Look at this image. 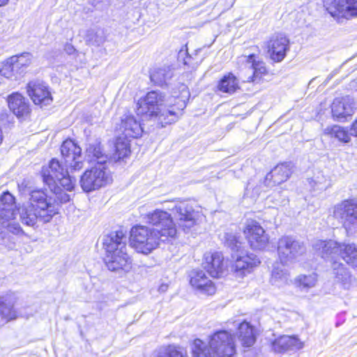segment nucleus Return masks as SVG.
Masks as SVG:
<instances>
[{"label":"nucleus","instance_id":"54","mask_svg":"<svg viewBox=\"0 0 357 357\" xmlns=\"http://www.w3.org/2000/svg\"><path fill=\"white\" fill-rule=\"evenodd\" d=\"M3 232V231H2V229L0 228V234H2Z\"/></svg>","mask_w":357,"mask_h":357},{"label":"nucleus","instance_id":"17","mask_svg":"<svg viewBox=\"0 0 357 357\" xmlns=\"http://www.w3.org/2000/svg\"><path fill=\"white\" fill-rule=\"evenodd\" d=\"M69 167H65L57 159H52L48 165L43 166L40 174L43 182L47 186H52L56 183V179L62 175H68Z\"/></svg>","mask_w":357,"mask_h":357},{"label":"nucleus","instance_id":"32","mask_svg":"<svg viewBox=\"0 0 357 357\" xmlns=\"http://www.w3.org/2000/svg\"><path fill=\"white\" fill-rule=\"evenodd\" d=\"M86 157L89 162H96V165H105L108 160L107 155L102 153L100 145L98 142L89 144L86 149Z\"/></svg>","mask_w":357,"mask_h":357},{"label":"nucleus","instance_id":"23","mask_svg":"<svg viewBox=\"0 0 357 357\" xmlns=\"http://www.w3.org/2000/svg\"><path fill=\"white\" fill-rule=\"evenodd\" d=\"M340 243L333 240H317L312 248L315 253L325 260L332 261L338 256Z\"/></svg>","mask_w":357,"mask_h":357},{"label":"nucleus","instance_id":"15","mask_svg":"<svg viewBox=\"0 0 357 357\" xmlns=\"http://www.w3.org/2000/svg\"><path fill=\"white\" fill-rule=\"evenodd\" d=\"M27 93L35 105L41 107L51 104L52 97L48 86L41 80H33L27 84Z\"/></svg>","mask_w":357,"mask_h":357},{"label":"nucleus","instance_id":"42","mask_svg":"<svg viewBox=\"0 0 357 357\" xmlns=\"http://www.w3.org/2000/svg\"><path fill=\"white\" fill-rule=\"evenodd\" d=\"M317 276L315 274L299 275L296 279L298 286L303 289H309L315 285Z\"/></svg>","mask_w":357,"mask_h":357},{"label":"nucleus","instance_id":"13","mask_svg":"<svg viewBox=\"0 0 357 357\" xmlns=\"http://www.w3.org/2000/svg\"><path fill=\"white\" fill-rule=\"evenodd\" d=\"M61 153L66 166L69 167L71 172L83 168L82 149L73 140L68 139L63 142Z\"/></svg>","mask_w":357,"mask_h":357},{"label":"nucleus","instance_id":"37","mask_svg":"<svg viewBox=\"0 0 357 357\" xmlns=\"http://www.w3.org/2000/svg\"><path fill=\"white\" fill-rule=\"evenodd\" d=\"M324 134L337 139L344 143L350 141L351 131L349 132L345 128L339 126H333L324 129Z\"/></svg>","mask_w":357,"mask_h":357},{"label":"nucleus","instance_id":"21","mask_svg":"<svg viewBox=\"0 0 357 357\" xmlns=\"http://www.w3.org/2000/svg\"><path fill=\"white\" fill-rule=\"evenodd\" d=\"M289 41L286 36L277 35L273 36L268 44V54L275 62L282 61L289 50Z\"/></svg>","mask_w":357,"mask_h":357},{"label":"nucleus","instance_id":"3","mask_svg":"<svg viewBox=\"0 0 357 357\" xmlns=\"http://www.w3.org/2000/svg\"><path fill=\"white\" fill-rule=\"evenodd\" d=\"M125 234L123 230H118L104 237L103 248L106 253L104 260L111 271L127 273L132 268V259L127 253Z\"/></svg>","mask_w":357,"mask_h":357},{"label":"nucleus","instance_id":"45","mask_svg":"<svg viewBox=\"0 0 357 357\" xmlns=\"http://www.w3.org/2000/svg\"><path fill=\"white\" fill-rule=\"evenodd\" d=\"M310 183L312 187H313L315 190H326L328 186L326 178L320 172L318 174L317 176H315L314 178H312V181L310 182Z\"/></svg>","mask_w":357,"mask_h":357},{"label":"nucleus","instance_id":"46","mask_svg":"<svg viewBox=\"0 0 357 357\" xmlns=\"http://www.w3.org/2000/svg\"><path fill=\"white\" fill-rule=\"evenodd\" d=\"M0 244L10 250L13 249L15 247L13 237L3 231L2 234H0Z\"/></svg>","mask_w":357,"mask_h":357},{"label":"nucleus","instance_id":"43","mask_svg":"<svg viewBox=\"0 0 357 357\" xmlns=\"http://www.w3.org/2000/svg\"><path fill=\"white\" fill-rule=\"evenodd\" d=\"M70 173L71 171L68 170V175H62L56 179V184L62 186L65 190L71 191L74 189L75 183L76 182L75 178L71 176Z\"/></svg>","mask_w":357,"mask_h":357},{"label":"nucleus","instance_id":"47","mask_svg":"<svg viewBox=\"0 0 357 357\" xmlns=\"http://www.w3.org/2000/svg\"><path fill=\"white\" fill-rule=\"evenodd\" d=\"M1 225L3 227H6L8 231L14 234H18L22 231L21 227L18 223L6 221L3 225Z\"/></svg>","mask_w":357,"mask_h":357},{"label":"nucleus","instance_id":"51","mask_svg":"<svg viewBox=\"0 0 357 357\" xmlns=\"http://www.w3.org/2000/svg\"><path fill=\"white\" fill-rule=\"evenodd\" d=\"M2 140H3V135H2V131L0 129V144H1L2 142Z\"/></svg>","mask_w":357,"mask_h":357},{"label":"nucleus","instance_id":"4","mask_svg":"<svg viewBox=\"0 0 357 357\" xmlns=\"http://www.w3.org/2000/svg\"><path fill=\"white\" fill-rule=\"evenodd\" d=\"M130 245L139 253L148 255L156 249L162 241V238L151 228L137 225L130 231Z\"/></svg>","mask_w":357,"mask_h":357},{"label":"nucleus","instance_id":"36","mask_svg":"<svg viewBox=\"0 0 357 357\" xmlns=\"http://www.w3.org/2000/svg\"><path fill=\"white\" fill-rule=\"evenodd\" d=\"M129 138L126 137L124 135L118 136L116 139V142L114 144L115 147V154L117 159H123L127 157L130 153V144H129Z\"/></svg>","mask_w":357,"mask_h":357},{"label":"nucleus","instance_id":"22","mask_svg":"<svg viewBox=\"0 0 357 357\" xmlns=\"http://www.w3.org/2000/svg\"><path fill=\"white\" fill-rule=\"evenodd\" d=\"M292 165L291 162H284L275 166L267 174L264 185L272 187L276 184H280L287 181L292 173Z\"/></svg>","mask_w":357,"mask_h":357},{"label":"nucleus","instance_id":"52","mask_svg":"<svg viewBox=\"0 0 357 357\" xmlns=\"http://www.w3.org/2000/svg\"><path fill=\"white\" fill-rule=\"evenodd\" d=\"M186 89V86H183V89H182V92L183 93L184 92V90Z\"/></svg>","mask_w":357,"mask_h":357},{"label":"nucleus","instance_id":"26","mask_svg":"<svg viewBox=\"0 0 357 357\" xmlns=\"http://www.w3.org/2000/svg\"><path fill=\"white\" fill-rule=\"evenodd\" d=\"M15 204L14 197L8 192L0 197V223L12 220L15 216Z\"/></svg>","mask_w":357,"mask_h":357},{"label":"nucleus","instance_id":"24","mask_svg":"<svg viewBox=\"0 0 357 357\" xmlns=\"http://www.w3.org/2000/svg\"><path fill=\"white\" fill-rule=\"evenodd\" d=\"M190 283L195 289L202 293L212 295L215 292V287L205 273L201 270H192L190 274Z\"/></svg>","mask_w":357,"mask_h":357},{"label":"nucleus","instance_id":"27","mask_svg":"<svg viewBox=\"0 0 357 357\" xmlns=\"http://www.w3.org/2000/svg\"><path fill=\"white\" fill-rule=\"evenodd\" d=\"M303 347V342L296 336L282 335L272 342V348L277 353L301 349Z\"/></svg>","mask_w":357,"mask_h":357},{"label":"nucleus","instance_id":"34","mask_svg":"<svg viewBox=\"0 0 357 357\" xmlns=\"http://www.w3.org/2000/svg\"><path fill=\"white\" fill-rule=\"evenodd\" d=\"M173 77V71L169 66H165L154 70L151 75V80L158 86H163Z\"/></svg>","mask_w":357,"mask_h":357},{"label":"nucleus","instance_id":"7","mask_svg":"<svg viewBox=\"0 0 357 357\" xmlns=\"http://www.w3.org/2000/svg\"><path fill=\"white\" fill-rule=\"evenodd\" d=\"M167 208L174 213L178 227L185 232L199 224L203 218V215L186 201H176L172 208Z\"/></svg>","mask_w":357,"mask_h":357},{"label":"nucleus","instance_id":"40","mask_svg":"<svg viewBox=\"0 0 357 357\" xmlns=\"http://www.w3.org/2000/svg\"><path fill=\"white\" fill-rule=\"evenodd\" d=\"M192 353L193 357H213L206 344L199 339L194 340L192 344Z\"/></svg>","mask_w":357,"mask_h":357},{"label":"nucleus","instance_id":"35","mask_svg":"<svg viewBox=\"0 0 357 357\" xmlns=\"http://www.w3.org/2000/svg\"><path fill=\"white\" fill-rule=\"evenodd\" d=\"M85 40L89 44L99 47L105 42L106 36L103 29L96 27L87 30Z\"/></svg>","mask_w":357,"mask_h":357},{"label":"nucleus","instance_id":"1","mask_svg":"<svg viewBox=\"0 0 357 357\" xmlns=\"http://www.w3.org/2000/svg\"><path fill=\"white\" fill-rule=\"evenodd\" d=\"M48 188L54 197L47 195L43 190H34L30 192L29 202L19 209L23 224L33 227L38 222L47 223L58 213L56 205L70 200V195L56 183Z\"/></svg>","mask_w":357,"mask_h":357},{"label":"nucleus","instance_id":"28","mask_svg":"<svg viewBox=\"0 0 357 357\" xmlns=\"http://www.w3.org/2000/svg\"><path fill=\"white\" fill-rule=\"evenodd\" d=\"M240 59L253 70V75L250 77L251 82L258 83L261 81L262 77L267 74L268 71L265 63L262 61L257 60L254 54L242 56Z\"/></svg>","mask_w":357,"mask_h":357},{"label":"nucleus","instance_id":"25","mask_svg":"<svg viewBox=\"0 0 357 357\" xmlns=\"http://www.w3.org/2000/svg\"><path fill=\"white\" fill-rule=\"evenodd\" d=\"M118 129L122 135L130 138L139 137L144 131L139 121L131 114L123 115Z\"/></svg>","mask_w":357,"mask_h":357},{"label":"nucleus","instance_id":"48","mask_svg":"<svg viewBox=\"0 0 357 357\" xmlns=\"http://www.w3.org/2000/svg\"><path fill=\"white\" fill-rule=\"evenodd\" d=\"M351 134L352 136L357 137V119L351 126Z\"/></svg>","mask_w":357,"mask_h":357},{"label":"nucleus","instance_id":"2","mask_svg":"<svg viewBox=\"0 0 357 357\" xmlns=\"http://www.w3.org/2000/svg\"><path fill=\"white\" fill-rule=\"evenodd\" d=\"M173 103L171 99L165 105V96L157 91L149 92L143 100L137 102V114L138 116L155 118L161 127L176 122L181 111L186 107L184 100L174 98Z\"/></svg>","mask_w":357,"mask_h":357},{"label":"nucleus","instance_id":"12","mask_svg":"<svg viewBox=\"0 0 357 357\" xmlns=\"http://www.w3.org/2000/svg\"><path fill=\"white\" fill-rule=\"evenodd\" d=\"M324 6L334 18L357 16V0H324Z\"/></svg>","mask_w":357,"mask_h":357},{"label":"nucleus","instance_id":"9","mask_svg":"<svg viewBox=\"0 0 357 357\" xmlns=\"http://www.w3.org/2000/svg\"><path fill=\"white\" fill-rule=\"evenodd\" d=\"M306 251L303 243L291 236H283L278 242V252L281 262L288 264L294 262Z\"/></svg>","mask_w":357,"mask_h":357},{"label":"nucleus","instance_id":"41","mask_svg":"<svg viewBox=\"0 0 357 357\" xmlns=\"http://www.w3.org/2000/svg\"><path fill=\"white\" fill-rule=\"evenodd\" d=\"M289 280V274L283 269L275 267L272 271L271 282L273 284L280 287L287 284Z\"/></svg>","mask_w":357,"mask_h":357},{"label":"nucleus","instance_id":"29","mask_svg":"<svg viewBox=\"0 0 357 357\" xmlns=\"http://www.w3.org/2000/svg\"><path fill=\"white\" fill-rule=\"evenodd\" d=\"M8 103L10 109L17 117L26 116L30 112L28 100L20 93H15L9 96Z\"/></svg>","mask_w":357,"mask_h":357},{"label":"nucleus","instance_id":"16","mask_svg":"<svg viewBox=\"0 0 357 357\" xmlns=\"http://www.w3.org/2000/svg\"><path fill=\"white\" fill-rule=\"evenodd\" d=\"M20 300L17 292L9 291L0 296V316L7 320L11 321L20 316V312L15 306Z\"/></svg>","mask_w":357,"mask_h":357},{"label":"nucleus","instance_id":"49","mask_svg":"<svg viewBox=\"0 0 357 357\" xmlns=\"http://www.w3.org/2000/svg\"><path fill=\"white\" fill-rule=\"evenodd\" d=\"M65 50L68 54H73L75 50L73 45H71L70 44H67L66 45Z\"/></svg>","mask_w":357,"mask_h":357},{"label":"nucleus","instance_id":"6","mask_svg":"<svg viewBox=\"0 0 357 357\" xmlns=\"http://www.w3.org/2000/svg\"><path fill=\"white\" fill-rule=\"evenodd\" d=\"M112 176L106 165H95L85 171L80 178V185L86 192L98 190L112 181Z\"/></svg>","mask_w":357,"mask_h":357},{"label":"nucleus","instance_id":"19","mask_svg":"<svg viewBox=\"0 0 357 357\" xmlns=\"http://www.w3.org/2000/svg\"><path fill=\"white\" fill-rule=\"evenodd\" d=\"M355 102L349 96L336 98L331 105V112L333 117L338 121H344L347 116H351L354 112Z\"/></svg>","mask_w":357,"mask_h":357},{"label":"nucleus","instance_id":"10","mask_svg":"<svg viewBox=\"0 0 357 357\" xmlns=\"http://www.w3.org/2000/svg\"><path fill=\"white\" fill-rule=\"evenodd\" d=\"M209 346L217 357H232L236 352L234 338L226 331H217L211 335Z\"/></svg>","mask_w":357,"mask_h":357},{"label":"nucleus","instance_id":"38","mask_svg":"<svg viewBox=\"0 0 357 357\" xmlns=\"http://www.w3.org/2000/svg\"><path fill=\"white\" fill-rule=\"evenodd\" d=\"M157 357H188L187 351L181 347L169 345L167 347L160 348Z\"/></svg>","mask_w":357,"mask_h":357},{"label":"nucleus","instance_id":"18","mask_svg":"<svg viewBox=\"0 0 357 357\" xmlns=\"http://www.w3.org/2000/svg\"><path fill=\"white\" fill-rule=\"evenodd\" d=\"M202 266L213 278L222 276L227 268L222 253L218 252L205 254Z\"/></svg>","mask_w":357,"mask_h":357},{"label":"nucleus","instance_id":"14","mask_svg":"<svg viewBox=\"0 0 357 357\" xmlns=\"http://www.w3.org/2000/svg\"><path fill=\"white\" fill-rule=\"evenodd\" d=\"M243 232L252 249L261 250L267 246L268 235L259 222L255 220L248 221Z\"/></svg>","mask_w":357,"mask_h":357},{"label":"nucleus","instance_id":"53","mask_svg":"<svg viewBox=\"0 0 357 357\" xmlns=\"http://www.w3.org/2000/svg\"><path fill=\"white\" fill-rule=\"evenodd\" d=\"M160 289L161 290H164L165 289V287L163 285H162L160 287Z\"/></svg>","mask_w":357,"mask_h":357},{"label":"nucleus","instance_id":"20","mask_svg":"<svg viewBox=\"0 0 357 357\" xmlns=\"http://www.w3.org/2000/svg\"><path fill=\"white\" fill-rule=\"evenodd\" d=\"M260 264V260L256 255L252 253L243 254L241 252L236 256V259L233 266L236 275L243 277L247 273L252 271L253 268L257 266Z\"/></svg>","mask_w":357,"mask_h":357},{"label":"nucleus","instance_id":"50","mask_svg":"<svg viewBox=\"0 0 357 357\" xmlns=\"http://www.w3.org/2000/svg\"><path fill=\"white\" fill-rule=\"evenodd\" d=\"M9 0H0V7L6 5Z\"/></svg>","mask_w":357,"mask_h":357},{"label":"nucleus","instance_id":"33","mask_svg":"<svg viewBox=\"0 0 357 357\" xmlns=\"http://www.w3.org/2000/svg\"><path fill=\"white\" fill-rule=\"evenodd\" d=\"M217 89L220 92L233 94L239 89L238 79L234 74L229 73L219 80Z\"/></svg>","mask_w":357,"mask_h":357},{"label":"nucleus","instance_id":"5","mask_svg":"<svg viewBox=\"0 0 357 357\" xmlns=\"http://www.w3.org/2000/svg\"><path fill=\"white\" fill-rule=\"evenodd\" d=\"M143 220L154 227L151 229L158 233L162 242L174 238L176 234V228L171 214L164 210L155 209L143 215Z\"/></svg>","mask_w":357,"mask_h":357},{"label":"nucleus","instance_id":"8","mask_svg":"<svg viewBox=\"0 0 357 357\" xmlns=\"http://www.w3.org/2000/svg\"><path fill=\"white\" fill-rule=\"evenodd\" d=\"M333 215L341 220L347 234L351 235L357 232V199L344 200L335 205Z\"/></svg>","mask_w":357,"mask_h":357},{"label":"nucleus","instance_id":"44","mask_svg":"<svg viewBox=\"0 0 357 357\" xmlns=\"http://www.w3.org/2000/svg\"><path fill=\"white\" fill-rule=\"evenodd\" d=\"M225 244L232 251H239L241 243L238 238L232 233H225L224 236Z\"/></svg>","mask_w":357,"mask_h":357},{"label":"nucleus","instance_id":"11","mask_svg":"<svg viewBox=\"0 0 357 357\" xmlns=\"http://www.w3.org/2000/svg\"><path fill=\"white\" fill-rule=\"evenodd\" d=\"M33 56L29 52L10 57L2 68V73L6 78L14 77L17 79L22 76L31 63Z\"/></svg>","mask_w":357,"mask_h":357},{"label":"nucleus","instance_id":"30","mask_svg":"<svg viewBox=\"0 0 357 357\" xmlns=\"http://www.w3.org/2000/svg\"><path fill=\"white\" fill-rule=\"evenodd\" d=\"M238 337L243 347H250L253 345L256 340L253 327L246 321L239 324Z\"/></svg>","mask_w":357,"mask_h":357},{"label":"nucleus","instance_id":"31","mask_svg":"<svg viewBox=\"0 0 357 357\" xmlns=\"http://www.w3.org/2000/svg\"><path fill=\"white\" fill-rule=\"evenodd\" d=\"M338 255L349 266H357V245L354 243H340Z\"/></svg>","mask_w":357,"mask_h":357},{"label":"nucleus","instance_id":"39","mask_svg":"<svg viewBox=\"0 0 357 357\" xmlns=\"http://www.w3.org/2000/svg\"><path fill=\"white\" fill-rule=\"evenodd\" d=\"M332 268L335 278L338 281L342 282L344 284H347L349 282L351 278L350 273L342 264L333 261Z\"/></svg>","mask_w":357,"mask_h":357}]
</instances>
